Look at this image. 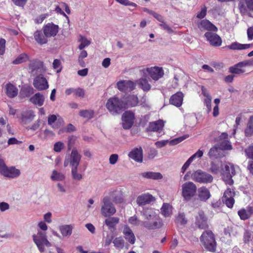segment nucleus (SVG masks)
Returning <instances> with one entry per match:
<instances>
[{"label":"nucleus","mask_w":253,"mask_h":253,"mask_svg":"<svg viewBox=\"0 0 253 253\" xmlns=\"http://www.w3.org/2000/svg\"><path fill=\"white\" fill-rule=\"evenodd\" d=\"M187 137V136L185 135V136H180V137L174 138L169 141V144L170 145H172V146L176 145V144L179 143L180 142H182V141H183Z\"/></svg>","instance_id":"5fc2aeb1"},{"label":"nucleus","mask_w":253,"mask_h":253,"mask_svg":"<svg viewBox=\"0 0 253 253\" xmlns=\"http://www.w3.org/2000/svg\"><path fill=\"white\" fill-rule=\"evenodd\" d=\"M71 175L72 178L75 181H80L83 178L82 174L78 171V167L71 168Z\"/></svg>","instance_id":"a18cd8bd"},{"label":"nucleus","mask_w":253,"mask_h":253,"mask_svg":"<svg viewBox=\"0 0 253 253\" xmlns=\"http://www.w3.org/2000/svg\"><path fill=\"white\" fill-rule=\"evenodd\" d=\"M197 187L192 182H186L181 186V195L184 199L189 201L196 194Z\"/></svg>","instance_id":"423d86ee"},{"label":"nucleus","mask_w":253,"mask_h":253,"mask_svg":"<svg viewBox=\"0 0 253 253\" xmlns=\"http://www.w3.org/2000/svg\"><path fill=\"white\" fill-rule=\"evenodd\" d=\"M102 202L101 213L103 215L107 217L115 214L116 211V209L108 197H104Z\"/></svg>","instance_id":"6e6552de"},{"label":"nucleus","mask_w":253,"mask_h":253,"mask_svg":"<svg viewBox=\"0 0 253 253\" xmlns=\"http://www.w3.org/2000/svg\"><path fill=\"white\" fill-rule=\"evenodd\" d=\"M136 84L144 91H148L151 88V85L145 78H142L137 80Z\"/></svg>","instance_id":"f704fd0d"},{"label":"nucleus","mask_w":253,"mask_h":253,"mask_svg":"<svg viewBox=\"0 0 253 253\" xmlns=\"http://www.w3.org/2000/svg\"><path fill=\"white\" fill-rule=\"evenodd\" d=\"M28 59V56L25 53L20 54L15 60L12 62L13 64H19L23 62H26Z\"/></svg>","instance_id":"8fccbe9b"},{"label":"nucleus","mask_w":253,"mask_h":253,"mask_svg":"<svg viewBox=\"0 0 253 253\" xmlns=\"http://www.w3.org/2000/svg\"><path fill=\"white\" fill-rule=\"evenodd\" d=\"M144 74L145 75H149L150 77L155 81L158 80L160 78H162L164 74L163 69L158 67L147 68L146 69Z\"/></svg>","instance_id":"ddd939ff"},{"label":"nucleus","mask_w":253,"mask_h":253,"mask_svg":"<svg viewBox=\"0 0 253 253\" xmlns=\"http://www.w3.org/2000/svg\"><path fill=\"white\" fill-rule=\"evenodd\" d=\"M0 173L5 177L9 178H17L21 174L20 170L14 167H7L6 166L2 169Z\"/></svg>","instance_id":"2eb2a0df"},{"label":"nucleus","mask_w":253,"mask_h":253,"mask_svg":"<svg viewBox=\"0 0 253 253\" xmlns=\"http://www.w3.org/2000/svg\"><path fill=\"white\" fill-rule=\"evenodd\" d=\"M238 214L242 220L249 218L253 214V206H248L246 209H242L238 211Z\"/></svg>","instance_id":"cd10ccee"},{"label":"nucleus","mask_w":253,"mask_h":253,"mask_svg":"<svg viewBox=\"0 0 253 253\" xmlns=\"http://www.w3.org/2000/svg\"><path fill=\"white\" fill-rule=\"evenodd\" d=\"M34 39L36 42L40 44H45L47 42V37L42 34V32L40 31H37L35 32Z\"/></svg>","instance_id":"4c0bfd02"},{"label":"nucleus","mask_w":253,"mask_h":253,"mask_svg":"<svg viewBox=\"0 0 253 253\" xmlns=\"http://www.w3.org/2000/svg\"><path fill=\"white\" fill-rule=\"evenodd\" d=\"M141 175L146 178L153 179H160L162 178L163 176L160 172H155L152 171L144 172L141 173Z\"/></svg>","instance_id":"58836bf2"},{"label":"nucleus","mask_w":253,"mask_h":253,"mask_svg":"<svg viewBox=\"0 0 253 253\" xmlns=\"http://www.w3.org/2000/svg\"><path fill=\"white\" fill-rule=\"evenodd\" d=\"M33 238L34 242L41 253H43L45 251L44 245L48 247L51 246V244L47 239L45 232L39 231L37 234L33 236Z\"/></svg>","instance_id":"39448f33"},{"label":"nucleus","mask_w":253,"mask_h":253,"mask_svg":"<svg viewBox=\"0 0 253 253\" xmlns=\"http://www.w3.org/2000/svg\"><path fill=\"white\" fill-rule=\"evenodd\" d=\"M245 133L247 136H250L253 134V116H251L249 118Z\"/></svg>","instance_id":"a19ab883"},{"label":"nucleus","mask_w":253,"mask_h":253,"mask_svg":"<svg viewBox=\"0 0 253 253\" xmlns=\"http://www.w3.org/2000/svg\"><path fill=\"white\" fill-rule=\"evenodd\" d=\"M122 126L124 129H129L132 126L134 120V114L130 111L125 112L122 116Z\"/></svg>","instance_id":"9b49d317"},{"label":"nucleus","mask_w":253,"mask_h":253,"mask_svg":"<svg viewBox=\"0 0 253 253\" xmlns=\"http://www.w3.org/2000/svg\"><path fill=\"white\" fill-rule=\"evenodd\" d=\"M154 201L155 198L148 193L141 194L136 199V203L139 206L149 204Z\"/></svg>","instance_id":"412c9836"},{"label":"nucleus","mask_w":253,"mask_h":253,"mask_svg":"<svg viewBox=\"0 0 253 253\" xmlns=\"http://www.w3.org/2000/svg\"><path fill=\"white\" fill-rule=\"evenodd\" d=\"M65 177L64 174L55 170L52 171L50 176V178L53 181H63Z\"/></svg>","instance_id":"37998d69"},{"label":"nucleus","mask_w":253,"mask_h":253,"mask_svg":"<svg viewBox=\"0 0 253 253\" xmlns=\"http://www.w3.org/2000/svg\"><path fill=\"white\" fill-rule=\"evenodd\" d=\"M33 85L39 90H43L48 88L47 81L42 74L37 76L34 79Z\"/></svg>","instance_id":"4468645a"},{"label":"nucleus","mask_w":253,"mask_h":253,"mask_svg":"<svg viewBox=\"0 0 253 253\" xmlns=\"http://www.w3.org/2000/svg\"><path fill=\"white\" fill-rule=\"evenodd\" d=\"M207 7L206 6H204L202 7L201 11L197 14V18L200 19L204 18L207 14Z\"/></svg>","instance_id":"680f3d73"},{"label":"nucleus","mask_w":253,"mask_h":253,"mask_svg":"<svg viewBox=\"0 0 253 253\" xmlns=\"http://www.w3.org/2000/svg\"><path fill=\"white\" fill-rule=\"evenodd\" d=\"M128 221H129V222L130 224H133V225H136V226L139 225L141 224H142V222H141L140 220H139L137 219V217L135 216H133L130 217L129 218Z\"/></svg>","instance_id":"0e129e2a"},{"label":"nucleus","mask_w":253,"mask_h":253,"mask_svg":"<svg viewBox=\"0 0 253 253\" xmlns=\"http://www.w3.org/2000/svg\"><path fill=\"white\" fill-rule=\"evenodd\" d=\"M53 68L56 70L57 72L59 73L61 70V62L58 59H55L52 63Z\"/></svg>","instance_id":"bf43d9fd"},{"label":"nucleus","mask_w":253,"mask_h":253,"mask_svg":"<svg viewBox=\"0 0 253 253\" xmlns=\"http://www.w3.org/2000/svg\"><path fill=\"white\" fill-rule=\"evenodd\" d=\"M138 105L147 110H149L151 108V105L149 102L147 100L146 95H144L140 98Z\"/></svg>","instance_id":"de8ad7c7"},{"label":"nucleus","mask_w":253,"mask_h":253,"mask_svg":"<svg viewBox=\"0 0 253 253\" xmlns=\"http://www.w3.org/2000/svg\"><path fill=\"white\" fill-rule=\"evenodd\" d=\"M118 3L125 5V6H131L133 7H136L137 4L133 2L129 1V0H116Z\"/></svg>","instance_id":"13d9d810"},{"label":"nucleus","mask_w":253,"mask_h":253,"mask_svg":"<svg viewBox=\"0 0 253 253\" xmlns=\"http://www.w3.org/2000/svg\"><path fill=\"white\" fill-rule=\"evenodd\" d=\"M229 72L232 74H242L247 72L244 62H241L229 68Z\"/></svg>","instance_id":"c85d7f7f"},{"label":"nucleus","mask_w":253,"mask_h":253,"mask_svg":"<svg viewBox=\"0 0 253 253\" xmlns=\"http://www.w3.org/2000/svg\"><path fill=\"white\" fill-rule=\"evenodd\" d=\"M117 85L118 89L124 92L130 91L135 88V84L128 80L120 81L117 83Z\"/></svg>","instance_id":"aec40b11"},{"label":"nucleus","mask_w":253,"mask_h":253,"mask_svg":"<svg viewBox=\"0 0 253 253\" xmlns=\"http://www.w3.org/2000/svg\"><path fill=\"white\" fill-rule=\"evenodd\" d=\"M76 141V137L75 136H71L68 137L67 144H68V148L69 150L71 149L72 147L75 144Z\"/></svg>","instance_id":"e2e57ef3"},{"label":"nucleus","mask_w":253,"mask_h":253,"mask_svg":"<svg viewBox=\"0 0 253 253\" xmlns=\"http://www.w3.org/2000/svg\"><path fill=\"white\" fill-rule=\"evenodd\" d=\"M106 107L112 115H117L127 108V105L119 98L114 97L107 100Z\"/></svg>","instance_id":"f03ea898"},{"label":"nucleus","mask_w":253,"mask_h":253,"mask_svg":"<svg viewBox=\"0 0 253 253\" xmlns=\"http://www.w3.org/2000/svg\"><path fill=\"white\" fill-rule=\"evenodd\" d=\"M202 92L204 96L206 97L204 100V102H206V101H211V97L209 92L207 91L206 89L204 87H202Z\"/></svg>","instance_id":"69168bd1"},{"label":"nucleus","mask_w":253,"mask_h":253,"mask_svg":"<svg viewBox=\"0 0 253 253\" xmlns=\"http://www.w3.org/2000/svg\"><path fill=\"white\" fill-rule=\"evenodd\" d=\"M57 120V117L55 115H51L48 117L47 123L48 125L53 129H56L58 126L54 123Z\"/></svg>","instance_id":"603ef678"},{"label":"nucleus","mask_w":253,"mask_h":253,"mask_svg":"<svg viewBox=\"0 0 253 253\" xmlns=\"http://www.w3.org/2000/svg\"><path fill=\"white\" fill-rule=\"evenodd\" d=\"M200 240L206 249L212 252L215 251L216 242L214 236L211 231L207 230L204 232Z\"/></svg>","instance_id":"7ed1b4c3"},{"label":"nucleus","mask_w":253,"mask_h":253,"mask_svg":"<svg viewBox=\"0 0 253 253\" xmlns=\"http://www.w3.org/2000/svg\"><path fill=\"white\" fill-rule=\"evenodd\" d=\"M45 100L44 95L38 92L30 98V101L35 105L41 107L43 105Z\"/></svg>","instance_id":"bb28decb"},{"label":"nucleus","mask_w":253,"mask_h":253,"mask_svg":"<svg viewBox=\"0 0 253 253\" xmlns=\"http://www.w3.org/2000/svg\"><path fill=\"white\" fill-rule=\"evenodd\" d=\"M139 100L138 98L136 95H130L127 97L126 102V104L127 105V108L128 107H135L138 105Z\"/></svg>","instance_id":"ea45409f"},{"label":"nucleus","mask_w":253,"mask_h":253,"mask_svg":"<svg viewBox=\"0 0 253 253\" xmlns=\"http://www.w3.org/2000/svg\"><path fill=\"white\" fill-rule=\"evenodd\" d=\"M79 42H80V44L78 46V48L80 50H83L85 47L88 46L91 43L90 41L83 36L80 37Z\"/></svg>","instance_id":"09e8293b"},{"label":"nucleus","mask_w":253,"mask_h":253,"mask_svg":"<svg viewBox=\"0 0 253 253\" xmlns=\"http://www.w3.org/2000/svg\"><path fill=\"white\" fill-rule=\"evenodd\" d=\"M198 197L200 200L206 201L211 197L210 192L206 187H202L198 189Z\"/></svg>","instance_id":"7c9ffc66"},{"label":"nucleus","mask_w":253,"mask_h":253,"mask_svg":"<svg viewBox=\"0 0 253 253\" xmlns=\"http://www.w3.org/2000/svg\"><path fill=\"white\" fill-rule=\"evenodd\" d=\"M238 167H235L231 163H227L225 165L224 168L222 170V178L225 182L226 184L232 185L234 181L232 179V177L236 174V169Z\"/></svg>","instance_id":"20e7f679"},{"label":"nucleus","mask_w":253,"mask_h":253,"mask_svg":"<svg viewBox=\"0 0 253 253\" xmlns=\"http://www.w3.org/2000/svg\"><path fill=\"white\" fill-rule=\"evenodd\" d=\"M64 148V144L61 141H58L54 144L53 150L56 152H60Z\"/></svg>","instance_id":"864d4df0"},{"label":"nucleus","mask_w":253,"mask_h":253,"mask_svg":"<svg viewBox=\"0 0 253 253\" xmlns=\"http://www.w3.org/2000/svg\"><path fill=\"white\" fill-rule=\"evenodd\" d=\"M176 221L181 225L186 224L187 220L185 218V215L183 213H179L176 218Z\"/></svg>","instance_id":"052dcab7"},{"label":"nucleus","mask_w":253,"mask_h":253,"mask_svg":"<svg viewBox=\"0 0 253 253\" xmlns=\"http://www.w3.org/2000/svg\"><path fill=\"white\" fill-rule=\"evenodd\" d=\"M29 72L33 76L42 74L45 71L43 63L40 60H35L30 62L28 66Z\"/></svg>","instance_id":"9d476101"},{"label":"nucleus","mask_w":253,"mask_h":253,"mask_svg":"<svg viewBox=\"0 0 253 253\" xmlns=\"http://www.w3.org/2000/svg\"><path fill=\"white\" fill-rule=\"evenodd\" d=\"M252 44H242L237 42H232L230 44L226 46L227 49L230 50H244L252 47Z\"/></svg>","instance_id":"a878e982"},{"label":"nucleus","mask_w":253,"mask_h":253,"mask_svg":"<svg viewBox=\"0 0 253 253\" xmlns=\"http://www.w3.org/2000/svg\"><path fill=\"white\" fill-rule=\"evenodd\" d=\"M6 93L10 98L15 97L18 94V89L12 84H7L5 86Z\"/></svg>","instance_id":"e433bc0d"},{"label":"nucleus","mask_w":253,"mask_h":253,"mask_svg":"<svg viewBox=\"0 0 253 253\" xmlns=\"http://www.w3.org/2000/svg\"><path fill=\"white\" fill-rule=\"evenodd\" d=\"M196 225L200 229H205L208 227L207 219L203 211H200L196 217Z\"/></svg>","instance_id":"393cba45"},{"label":"nucleus","mask_w":253,"mask_h":253,"mask_svg":"<svg viewBox=\"0 0 253 253\" xmlns=\"http://www.w3.org/2000/svg\"><path fill=\"white\" fill-rule=\"evenodd\" d=\"M125 239L133 245L135 242V237L132 230L127 225H125L123 230Z\"/></svg>","instance_id":"b1692460"},{"label":"nucleus","mask_w":253,"mask_h":253,"mask_svg":"<svg viewBox=\"0 0 253 253\" xmlns=\"http://www.w3.org/2000/svg\"><path fill=\"white\" fill-rule=\"evenodd\" d=\"M228 134L225 132L222 133L218 137L219 143L217 146L222 150H230L232 149L230 142L227 139Z\"/></svg>","instance_id":"6ab92c4d"},{"label":"nucleus","mask_w":253,"mask_h":253,"mask_svg":"<svg viewBox=\"0 0 253 253\" xmlns=\"http://www.w3.org/2000/svg\"><path fill=\"white\" fill-rule=\"evenodd\" d=\"M248 39L249 41L253 40V27H250L248 28L247 31Z\"/></svg>","instance_id":"774afa93"},{"label":"nucleus","mask_w":253,"mask_h":253,"mask_svg":"<svg viewBox=\"0 0 253 253\" xmlns=\"http://www.w3.org/2000/svg\"><path fill=\"white\" fill-rule=\"evenodd\" d=\"M144 215L145 220L142 222V225L146 228L154 229L160 228L162 226L159 215L154 210L152 209L145 210Z\"/></svg>","instance_id":"f257e3e1"},{"label":"nucleus","mask_w":253,"mask_h":253,"mask_svg":"<svg viewBox=\"0 0 253 253\" xmlns=\"http://www.w3.org/2000/svg\"><path fill=\"white\" fill-rule=\"evenodd\" d=\"M73 226L72 225H62L59 227V230L63 237H69L72 233Z\"/></svg>","instance_id":"473e14b6"},{"label":"nucleus","mask_w":253,"mask_h":253,"mask_svg":"<svg viewBox=\"0 0 253 253\" xmlns=\"http://www.w3.org/2000/svg\"><path fill=\"white\" fill-rule=\"evenodd\" d=\"M128 157L136 162L141 163L143 161V152L141 147L132 150L128 154Z\"/></svg>","instance_id":"4be33fe9"},{"label":"nucleus","mask_w":253,"mask_h":253,"mask_svg":"<svg viewBox=\"0 0 253 253\" xmlns=\"http://www.w3.org/2000/svg\"><path fill=\"white\" fill-rule=\"evenodd\" d=\"M198 28L201 30H208L216 32L217 28L209 20L204 19L201 21L198 24Z\"/></svg>","instance_id":"5701e85b"},{"label":"nucleus","mask_w":253,"mask_h":253,"mask_svg":"<svg viewBox=\"0 0 253 253\" xmlns=\"http://www.w3.org/2000/svg\"><path fill=\"white\" fill-rule=\"evenodd\" d=\"M94 112L91 110H82L79 112V115L83 118L90 119L93 117Z\"/></svg>","instance_id":"49530a36"},{"label":"nucleus","mask_w":253,"mask_h":253,"mask_svg":"<svg viewBox=\"0 0 253 253\" xmlns=\"http://www.w3.org/2000/svg\"><path fill=\"white\" fill-rule=\"evenodd\" d=\"M34 113L32 110L26 111L22 113L21 120L23 123L27 124L31 122L34 118Z\"/></svg>","instance_id":"2f4dec72"},{"label":"nucleus","mask_w":253,"mask_h":253,"mask_svg":"<svg viewBox=\"0 0 253 253\" xmlns=\"http://www.w3.org/2000/svg\"><path fill=\"white\" fill-rule=\"evenodd\" d=\"M43 32L47 38L55 36L58 32L59 27L52 23H49L42 28Z\"/></svg>","instance_id":"f3484780"},{"label":"nucleus","mask_w":253,"mask_h":253,"mask_svg":"<svg viewBox=\"0 0 253 253\" xmlns=\"http://www.w3.org/2000/svg\"><path fill=\"white\" fill-rule=\"evenodd\" d=\"M119 219L117 217H112L106 219L105 223L106 225L109 228H114L117 223L119 222Z\"/></svg>","instance_id":"c03bdc74"},{"label":"nucleus","mask_w":253,"mask_h":253,"mask_svg":"<svg viewBox=\"0 0 253 253\" xmlns=\"http://www.w3.org/2000/svg\"><path fill=\"white\" fill-rule=\"evenodd\" d=\"M183 98V94L181 92H178L173 95L170 98V103L177 107L182 105Z\"/></svg>","instance_id":"c756f323"},{"label":"nucleus","mask_w":253,"mask_h":253,"mask_svg":"<svg viewBox=\"0 0 253 253\" xmlns=\"http://www.w3.org/2000/svg\"><path fill=\"white\" fill-rule=\"evenodd\" d=\"M234 196L235 192L234 190L232 188H227L224 193V195L222 198L223 201L229 208H232L234 204Z\"/></svg>","instance_id":"a211bd4d"},{"label":"nucleus","mask_w":253,"mask_h":253,"mask_svg":"<svg viewBox=\"0 0 253 253\" xmlns=\"http://www.w3.org/2000/svg\"><path fill=\"white\" fill-rule=\"evenodd\" d=\"M164 126V122L162 120H159L150 123L149 124V129L154 131L161 132Z\"/></svg>","instance_id":"c9c22d12"},{"label":"nucleus","mask_w":253,"mask_h":253,"mask_svg":"<svg viewBox=\"0 0 253 253\" xmlns=\"http://www.w3.org/2000/svg\"><path fill=\"white\" fill-rule=\"evenodd\" d=\"M205 37L210 44L213 46H219L221 45L222 40L216 33L207 32L205 34Z\"/></svg>","instance_id":"dca6fc26"},{"label":"nucleus","mask_w":253,"mask_h":253,"mask_svg":"<svg viewBox=\"0 0 253 253\" xmlns=\"http://www.w3.org/2000/svg\"><path fill=\"white\" fill-rule=\"evenodd\" d=\"M246 5L244 2L240 1L239 3L238 7L242 15L248 14L249 16L253 17L249 11L253 12V0H244Z\"/></svg>","instance_id":"f8f14e48"},{"label":"nucleus","mask_w":253,"mask_h":253,"mask_svg":"<svg viewBox=\"0 0 253 253\" xmlns=\"http://www.w3.org/2000/svg\"><path fill=\"white\" fill-rule=\"evenodd\" d=\"M113 243L115 247L118 249H122L124 246V240L122 237L116 238Z\"/></svg>","instance_id":"3c124183"},{"label":"nucleus","mask_w":253,"mask_h":253,"mask_svg":"<svg viewBox=\"0 0 253 253\" xmlns=\"http://www.w3.org/2000/svg\"><path fill=\"white\" fill-rule=\"evenodd\" d=\"M159 26L164 30H165L168 33H173V30L171 29V28L168 25L165 21H164L162 23L159 24Z\"/></svg>","instance_id":"4d7b16f0"},{"label":"nucleus","mask_w":253,"mask_h":253,"mask_svg":"<svg viewBox=\"0 0 253 253\" xmlns=\"http://www.w3.org/2000/svg\"><path fill=\"white\" fill-rule=\"evenodd\" d=\"M221 150H222L217 145H215L210 149L208 153V155L211 158L221 157L223 156L221 152Z\"/></svg>","instance_id":"72a5a7b5"},{"label":"nucleus","mask_w":253,"mask_h":253,"mask_svg":"<svg viewBox=\"0 0 253 253\" xmlns=\"http://www.w3.org/2000/svg\"><path fill=\"white\" fill-rule=\"evenodd\" d=\"M161 213L165 217L169 216L172 213V207L169 204H164L161 208Z\"/></svg>","instance_id":"79ce46f5"},{"label":"nucleus","mask_w":253,"mask_h":253,"mask_svg":"<svg viewBox=\"0 0 253 253\" xmlns=\"http://www.w3.org/2000/svg\"><path fill=\"white\" fill-rule=\"evenodd\" d=\"M219 170V166L213 162H212L211 165L210 171L214 173H217Z\"/></svg>","instance_id":"338daca9"},{"label":"nucleus","mask_w":253,"mask_h":253,"mask_svg":"<svg viewBox=\"0 0 253 253\" xmlns=\"http://www.w3.org/2000/svg\"><path fill=\"white\" fill-rule=\"evenodd\" d=\"M191 176L193 180L199 183H211L213 180V177L211 174L201 170L196 171Z\"/></svg>","instance_id":"1a4fd4ad"},{"label":"nucleus","mask_w":253,"mask_h":253,"mask_svg":"<svg viewBox=\"0 0 253 253\" xmlns=\"http://www.w3.org/2000/svg\"><path fill=\"white\" fill-rule=\"evenodd\" d=\"M81 155L77 149H72L70 155L66 156L64 162V166L66 167L69 164L72 168L78 167L81 159Z\"/></svg>","instance_id":"0eeeda50"},{"label":"nucleus","mask_w":253,"mask_h":253,"mask_svg":"<svg viewBox=\"0 0 253 253\" xmlns=\"http://www.w3.org/2000/svg\"><path fill=\"white\" fill-rule=\"evenodd\" d=\"M245 153L248 158L253 160V145H250L245 149Z\"/></svg>","instance_id":"6e6d98bb"}]
</instances>
